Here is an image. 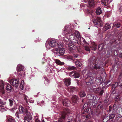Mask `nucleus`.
I'll return each mask as SVG.
<instances>
[{
    "instance_id": "09e8293b",
    "label": "nucleus",
    "mask_w": 122,
    "mask_h": 122,
    "mask_svg": "<svg viewBox=\"0 0 122 122\" xmlns=\"http://www.w3.org/2000/svg\"><path fill=\"white\" fill-rule=\"evenodd\" d=\"M10 102V106H11L13 105V102H14L13 100L10 99H9V100Z\"/></svg>"
},
{
    "instance_id": "052dcab7",
    "label": "nucleus",
    "mask_w": 122,
    "mask_h": 122,
    "mask_svg": "<svg viewBox=\"0 0 122 122\" xmlns=\"http://www.w3.org/2000/svg\"><path fill=\"white\" fill-rule=\"evenodd\" d=\"M35 121L36 122H40V120H39L38 119H37L35 120Z\"/></svg>"
},
{
    "instance_id": "79ce46f5",
    "label": "nucleus",
    "mask_w": 122,
    "mask_h": 122,
    "mask_svg": "<svg viewBox=\"0 0 122 122\" xmlns=\"http://www.w3.org/2000/svg\"><path fill=\"white\" fill-rule=\"evenodd\" d=\"M75 68V67L73 66H67L66 68L69 70H74Z\"/></svg>"
},
{
    "instance_id": "423d86ee",
    "label": "nucleus",
    "mask_w": 122,
    "mask_h": 122,
    "mask_svg": "<svg viewBox=\"0 0 122 122\" xmlns=\"http://www.w3.org/2000/svg\"><path fill=\"white\" fill-rule=\"evenodd\" d=\"M58 40L54 39H48L45 44V46L47 49H51L55 47Z\"/></svg>"
},
{
    "instance_id": "8fccbe9b",
    "label": "nucleus",
    "mask_w": 122,
    "mask_h": 122,
    "mask_svg": "<svg viewBox=\"0 0 122 122\" xmlns=\"http://www.w3.org/2000/svg\"><path fill=\"white\" fill-rule=\"evenodd\" d=\"M0 103L3 105H5L6 103V102H3L1 99H0Z\"/></svg>"
},
{
    "instance_id": "4d7b16f0",
    "label": "nucleus",
    "mask_w": 122,
    "mask_h": 122,
    "mask_svg": "<svg viewBox=\"0 0 122 122\" xmlns=\"http://www.w3.org/2000/svg\"><path fill=\"white\" fill-rule=\"evenodd\" d=\"M80 7H85V6H86V5L82 4H81L80 5Z\"/></svg>"
},
{
    "instance_id": "680f3d73",
    "label": "nucleus",
    "mask_w": 122,
    "mask_h": 122,
    "mask_svg": "<svg viewBox=\"0 0 122 122\" xmlns=\"http://www.w3.org/2000/svg\"><path fill=\"white\" fill-rule=\"evenodd\" d=\"M89 115H87L86 116V118L88 119L89 118Z\"/></svg>"
},
{
    "instance_id": "a211bd4d",
    "label": "nucleus",
    "mask_w": 122,
    "mask_h": 122,
    "mask_svg": "<svg viewBox=\"0 0 122 122\" xmlns=\"http://www.w3.org/2000/svg\"><path fill=\"white\" fill-rule=\"evenodd\" d=\"M79 100V98L77 96L75 95H73L71 98L72 102L75 103H77Z\"/></svg>"
},
{
    "instance_id": "72a5a7b5",
    "label": "nucleus",
    "mask_w": 122,
    "mask_h": 122,
    "mask_svg": "<svg viewBox=\"0 0 122 122\" xmlns=\"http://www.w3.org/2000/svg\"><path fill=\"white\" fill-rule=\"evenodd\" d=\"M56 63L59 65H64V63L63 62H61L58 60H56L55 61Z\"/></svg>"
},
{
    "instance_id": "0eeeda50",
    "label": "nucleus",
    "mask_w": 122,
    "mask_h": 122,
    "mask_svg": "<svg viewBox=\"0 0 122 122\" xmlns=\"http://www.w3.org/2000/svg\"><path fill=\"white\" fill-rule=\"evenodd\" d=\"M63 40L65 44L68 47L70 51L72 52V51L76 50L77 49V47L76 46L73 44V42L67 41V40L64 39Z\"/></svg>"
},
{
    "instance_id": "de8ad7c7",
    "label": "nucleus",
    "mask_w": 122,
    "mask_h": 122,
    "mask_svg": "<svg viewBox=\"0 0 122 122\" xmlns=\"http://www.w3.org/2000/svg\"><path fill=\"white\" fill-rule=\"evenodd\" d=\"M114 26L117 28H119L120 26V24L119 23H116L113 24Z\"/></svg>"
},
{
    "instance_id": "3c124183",
    "label": "nucleus",
    "mask_w": 122,
    "mask_h": 122,
    "mask_svg": "<svg viewBox=\"0 0 122 122\" xmlns=\"http://www.w3.org/2000/svg\"><path fill=\"white\" fill-rule=\"evenodd\" d=\"M85 50L87 51H90V48L87 46H85Z\"/></svg>"
},
{
    "instance_id": "f257e3e1",
    "label": "nucleus",
    "mask_w": 122,
    "mask_h": 122,
    "mask_svg": "<svg viewBox=\"0 0 122 122\" xmlns=\"http://www.w3.org/2000/svg\"><path fill=\"white\" fill-rule=\"evenodd\" d=\"M71 26L66 25L65 26L64 29L62 32V35L65 36L70 42H73L74 44L78 43V41L74 35L72 34V30L71 29Z\"/></svg>"
},
{
    "instance_id": "393cba45",
    "label": "nucleus",
    "mask_w": 122,
    "mask_h": 122,
    "mask_svg": "<svg viewBox=\"0 0 122 122\" xmlns=\"http://www.w3.org/2000/svg\"><path fill=\"white\" fill-rule=\"evenodd\" d=\"M90 48L91 49L93 50H95L97 49V45L95 43L93 42L91 44L90 46Z\"/></svg>"
},
{
    "instance_id": "bf43d9fd",
    "label": "nucleus",
    "mask_w": 122,
    "mask_h": 122,
    "mask_svg": "<svg viewBox=\"0 0 122 122\" xmlns=\"http://www.w3.org/2000/svg\"><path fill=\"white\" fill-rule=\"evenodd\" d=\"M122 83H118V84L119 85L120 87L121 88H122Z\"/></svg>"
},
{
    "instance_id": "a878e982",
    "label": "nucleus",
    "mask_w": 122,
    "mask_h": 122,
    "mask_svg": "<svg viewBox=\"0 0 122 122\" xmlns=\"http://www.w3.org/2000/svg\"><path fill=\"white\" fill-rule=\"evenodd\" d=\"M24 82L23 81H22L20 84V90L22 92H23L24 89Z\"/></svg>"
},
{
    "instance_id": "c03bdc74",
    "label": "nucleus",
    "mask_w": 122,
    "mask_h": 122,
    "mask_svg": "<svg viewBox=\"0 0 122 122\" xmlns=\"http://www.w3.org/2000/svg\"><path fill=\"white\" fill-rule=\"evenodd\" d=\"M9 122H15V119L12 117H10L8 119Z\"/></svg>"
},
{
    "instance_id": "a18cd8bd",
    "label": "nucleus",
    "mask_w": 122,
    "mask_h": 122,
    "mask_svg": "<svg viewBox=\"0 0 122 122\" xmlns=\"http://www.w3.org/2000/svg\"><path fill=\"white\" fill-rule=\"evenodd\" d=\"M115 115L113 114H110L109 116H108L107 117L109 118H108V119L109 120H110L112 119L113 118L115 117Z\"/></svg>"
},
{
    "instance_id": "e433bc0d",
    "label": "nucleus",
    "mask_w": 122,
    "mask_h": 122,
    "mask_svg": "<svg viewBox=\"0 0 122 122\" xmlns=\"http://www.w3.org/2000/svg\"><path fill=\"white\" fill-rule=\"evenodd\" d=\"M104 45L103 44H101L99 45L98 49L100 51H101L104 49Z\"/></svg>"
},
{
    "instance_id": "2f4dec72",
    "label": "nucleus",
    "mask_w": 122,
    "mask_h": 122,
    "mask_svg": "<svg viewBox=\"0 0 122 122\" xmlns=\"http://www.w3.org/2000/svg\"><path fill=\"white\" fill-rule=\"evenodd\" d=\"M6 90L9 92H11L12 90V87L9 84H7L6 87Z\"/></svg>"
},
{
    "instance_id": "20e7f679",
    "label": "nucleus",
    "mask_w": 122,
    "mask_h": 122,
    "mask_svg": "<svg viewBox=\"0 0 122 122\" xmlns=\"http://www.w3.org/2000/svg\"><path fill=\"white\" fill-rule=\"evenodd\" d=\"M88 67L91 69H97L100 68L99 64H97V61L95 56L91 57L89 60Z\"/></svg>"
},
{
    "instance_id": "0e129e2a",
    "label": "nucleus",
    "mask_w": 122,
    "mask_h": 122,
    "mask_svg": "<svg viewBox=\"0 0 122 122\" xmlns=\"http://www.w3.org/2000/svg\"><path fill=\"white\" fill-rule=\"evenodd\" d=\"M114 84H115L116 86H117L118 85V83L117 82H115Z\"/></svg>"
},
{
    "instance_id": "473e14b6",
    "label": "nucleus",
    "mask_w": 122,
    "mask_h": 122,
    "mask_svg": "<svg viewBox=\"0 0 122 122\" xmlns=\"http://www.w3.org/2000/svg\"><path fill=\"white\" fill-rule=\"evenodd\" d=\"M7 108L5 107L2 105H0V111L1 112H4L7 110Z\"/></svg>"
},
{
    "instance_id": "1a4fd4ad",
    "label": "nucleus",
    "mask_w": 122,
    "mask_h": 122,
    "mask_svg": "<svg viewBox=\"0 0 122 122\" xmlns=\"http://www.w3.org/2000/svg\"><path fill=\"white\" fill-rule=\"evenodd\" d=\"M54 53L58 56L63 55L65 53V50L63 47L58 49H56L54 51Z\"/></svg>"
},
{
    "instance_id": "4468645a",
    "label": "nucleus",
    "mask_w": 122,
    "mask_h": 122,
    "mask_svg": "<svg viewBox=\"0 0 122 122\" xmlns=\"http://www.w3.org/2000/svg\"><path fill=\"white\" fill-rule=\"evenodd\" d=\"M61 99L62 100L63 104L64 106L67 107L69 105L70 102L66 98H64V99H62V97H61L59 98L58 99V100L60 101H61V100H60Z\"/></svg>"
},
{
    "instance_id": "c9c22d12",
    "label": "nucleus",
    "mask_w": 122,
    "mask_h": 122,
    "mask_svg": "<svg viewBox=\"0 0 122 122\" xmlns=\"http://www.w3.org/2000/svg\"><path fill=\"white\" fill-rule=\"evenodd\" d=\"M101 2L105 6L107 5L108 4L107 0H101Z\"/></svg>"
},
{
    "instance_id": "cd10ccee",
    "label": "nucleus",
    "mask_w": 122,
    "mask_h": 122,
    "mask_svg": "<svg viewBox=\"0 0 122 122\" xmlns=\"http://www.w3.org/2000/svg\"><path fill=\"white\" fill-rule=\"evenodd\" d=\"M18 73L20 76L22 77H24L25 75V70L20 71H17Z\"/></svg>"
},
{
    "instance_id": "f704fd0d",
    "label": "nucleus",
    "mask_w": 122,
    "mask_h": 122,
    "mask_svg": "<svg viewBox=\"0 0 122 122\" xmlns=\"http://www.w3.org/2000/svg\"><path fill=\"white\" fill-rule=\"evenodd\" d=\"M83 108L85 110L84 112H87L89 111L88 108H87V103H85L83 106Z\"/></svg>"
},
{
    "instance_id": "69168bd1",
    "label": "nucleus",
    "mask_w": 122,
    "mask_h": 122,
    "mask_svg": "<svg viewBox=\"0 0 122 122\" xmlns=\"http://www.w3.org/2000/svg\"><path fill=\"white\" fill-rule=\"evenodd\" d=\"M108 102V100H104V102L107 103Z\"/></svg>"
},
{
    "instance_id": "f03ea898",
    "label": "nucleus",
    "mask_w": 122,
    "mask_h": 122,
    "mask_svg": "<svg viewBox=\"0 0 122 122\" xmlns=\"http://www.w3.org/2000/svg\"><path fill=\"white\" fill-rule=\"evenodd\" d=\"M103 80L101 77L98 78H97L95 81V85L93 86L92 89L91 90H93L94 93H98L100 95H102L103 93V89L102 88L100 87L97 88V86H98L99 85H101L102 84L103 85L104 83L103 82Z\"/></svg>"
},
{
    "instance_id": "2eb2a0df",
    "label": "nucleus",
    "mask_w": 122,
    "mask_h": 122,
    "mask_svg": "<svg viewBox=\"0 0 122 122\" xmlns=\"http://www.w3.org/2000/svg\"><path fill=\"white\" fill-rule=\"evenodd\" d=\"M9 82L12 85L17 88L19 84V81L17 79H12Z\"/></svg>"
},
{
    "instance_id": "7c9ffc66",
    "label": "nucleus",
    "mask_w": 122,
    "mask_h": 122,
    "mask_svg": "<svg viewBox=\"0 0 122 122\" xmlns=\"http://www.w3.org/2000/svg\"><path fill=\"white\" fill-rule=\"evenodd\" d=\"M19 109V112L23 113H24V112H25V111H27V110H25L24 109V107L21 106H20Z\"/></svg>"
},
{
    "instance_id": "bb28decb",
    "label": "nucleus",
    "mask_w": 122,
    "mask_h": 122,
    "mask_svg": "<svg viewBox=\"0 0 122 122\" xmlns=\"http://www.w3.org/2000/svg\"><path fill=\"white\" fill-rule=\"evenodd\" d=\"M65 58L66 60L69 61H74V59L72 56L69 55H66L65 56Z\"/></svg>"
},
{
    "instance_id": "e2e57ef3",
    "label": "nucleus",
    "mask_w": 122,
    "mask_h": 122,
    "mask_svg": "<svg viewBox=\"0 0 122 122\" xmlns=\"http://www.w3.org/2000/svg\"><path fill=\"white\" fill-rule=\"evenodd\" d=\"M116 86H116L115 85V84H114L113 85V88H115L116 87Z\"/></svg>"
},
{
    "instance_id": "ea45409f",
    "label": "nucleus",
    "mask_w": 122,
    "mask_h": 122,
    "mask_svg": "<svg viewBox=\"0 0 122 122\" xmlns=\"http://www.w3.org/2000/svg\"><path fill=\"white\" fill-rule=\"evenodd\" d=\"M94 95L92 94H88L87 96V97L89 100L93 99L94 98Z\"/></svg>"
},
{
    "instance_id": "13d9d810",
    "label": "nucleus",
    "mask_w": 122,
    "mask_h": 122,
    "mask_svg": "<svg viewBox=\"0 0 122 122\" xmlns=\"http://www.w3.org/2000/svg\"><path fill=\"white\" fill-rule=\"evenodd\" d=\"M78 55H74L73 56V57H72L73 58V57L75 58H77Z\"/></svg>"
},
{
    "instance_id": "774afa93",
    "label": "nucleus",
    "mask_w": 122,
    "mask_h": 122,
    "mask_svg": "<svg viewBox=\"0 0 122 122\" xmlns=\"http://www.w3.org/2000/svg\"><path fill=\"white\" fill-rule=\"evenodd\" d=\"M109 82V81L107 82H105L104 83V84H105L106 85L108 84V83Z\"/></svg>"
},
{
    "instance_id": "c756f323",
    "label": "nucleus",
    "mask_w": 122,
    "mask_h": 122,
    "mask_svg": "<svg viewBox=\"0 0 122 122\" xmlns=\"http://www.w3.org/2000/svg\"><path fill=\"white\" fill-rule=\"evenodd\" d=\"M56 46L59 48H60L63 47L64 46V44L61 42H58L57 43V41Z\"/></svg>"
},
{
    "instance_id": "4c0bfd02",
    "label": "nucleus",
    "mask_w": 122,
    "mask_h": 122,
    "mask_svg": "<svg viewBox=\"0 0 122 122\" xmlns=\"http://www.w3.org/2000/svg\"><path fill=\"white\" fill-rule=\"evenodd\" d=\"M75 63L77 67H79L82 65L81 63L79 60H77L75 62Z\"/></svg>"
},
{
    "instance_id": "9d476101",
    "label": "nucleus",
    "mask_w": 122,
    "mask_h": 122,
    "mask_svg": "<svg viewBox=\"0 0 122 122\" xmlns=\"http://www.w3.org/2000/svg\"><path fill=\"white\" fill-rule=\"evenodd\" d=\"M96 74L92 72L88 71L85 76L86 79L89 80L90 79H93L96 76Z\"/></svg>"
},
{
    "instance_id": "5fc2aeb1",
    "label": "nucleus",
    "mask_w": 122,
    "mask_h": 122,
    "mask_svg": "<svg viewBox=\"0 0 122 122\" xmlns=\"http://www.w3.org/2000/svg\"><path fill=\"white\" fill-rule=\"evenodd\" d=\"M118 40L120 41H122V36H120V38L119 37Z\"/></svg>"
},
{
    "instance_id": "f3484780",
    "label": "nucleus",
    "mask_w": 122,
    "mask_h": 122,
    "mask_svg": "<svg viewBox=\"0 0 122 122\" xmlns=\"http://www.w3.org/2000/svg\"><path fill=\"white\" fill-rule=\"evenodd\" d=\"M79 42H78V43H76V44H78V45L81 44L82 45L84 44H87V42L82 37H80L79 38Z\"/></svg>"
},
{
    "instance_id": "58836bf2",
    "label": "nucleus",
    "mask_w": 122,
    "mask_h": 122,
    "mask_svg": "<svg viewBox=\"0 0 122 122\" xmlns=\"http://www.w3.org/2000/svg\"><path fill=\"white\" fill-rule=\"evenodd\" d=\"M111 27V26L110 25V24L108 23H107L105 25L104 28L105 29V30H106L110 29Z\"/></svg>"
},
{
    "instance_id": "603ef678",
    "label": "nucleus",
    "mask_w": 122,
    "mask_h": 122,
    "mask_svg": "<svg viewBox=\"0 0 122 122\" xmlns=\"http://www.w3.org/2000/svg\"><path fill=\"white\" fill-rule=\"evenodd\" d=\"M29 101L30 103H33L34 102V100L32 98H31L29 100Z\"/></svg>"
},
{
    "instance_id": "39448f33",
    "label": "nucleus",
    "mask_w": 122,
    "mask_h": 122,
    "mask_svg": "<svg viewBox=\"0 0 122 122\" xmlns=\"http://www.w3.org/2000/svg\"><path fill=\"white\" fill-rule=\"evenodd\" d=\"M69 110L66 108V110L63 111L61 112L60 113V117L61 118L59 119L58 120L59 122H63L65 121L66 122H70L71 119L68 118L66 119V116L67 115V113H69Z\"/></svg>"
},
{
    "instance_id": "338daca9",
    "label": "nucleus",
    "mask_w": 122,
    "mask_h": 122,
    "mask_svg": "<svg viewBox=\"0 0 122 122\" xmlns=\"http://www.w3.org/2000/svg\"><path fill=\"white\" fill-rule=\"evenodd\" d=\"M120 56L122 58V53L120 54Z\"/></svg>"
},
{
    "instance_id": "49530a36",
    "label": "nucleus",
    "mask_w": 122,
    "mask_h": 122,
    "mask_svg": "<svg viewBox=\"0 0 122 122\" xmlns=\"http://www.w3.org/2000/svg\"><path fill=\"white\" fill-rule=\"evenodd\" d=\"M44 78L45 81V83L46 84H48L49 83V81L47 79V77H46V76H44Z\"/></svg>"
},
{
    "instance_id": "f8f14e48",
    "label": "nucleus",
    "mask_w": 122,
    "mask_h": 122,
    "mask_svg": "<svg viewBox=\"0 0 122 122\" xmlns=\"http://www.w3.org/2000/svg\"><path fill=\"white\" fill-rule=\"evenodd\" d=\"M83 2L85 3L88 2V4L87 5L88 7L92 8L94 6V0H83Z\"/></svg>"
},
{
    "instance_id": "6e6d98bb",
    "label": "nucleus",
    "mask_w": 122,
    "mask_h": 122,
    "mask_svg": "<svg viewBox=\"0 0 122 122\" xmlns=\"http://www.w3.org/2000/svg\"><path fill=\"white\" fill-rule=\"evenodd\" d=\"M38 119V116L36 115L34 116V120H35L37 119Z\"/></svg>"
},
{
    "instance_id": "412c9836",
    "label": "nucleus",
    "mask_w": 122,
    "mask_h": 122,
    "mask_svg": "<svg viewBox=\"0 0 122 122\" xmlns=\"http://www.w3.org/2000/svg\"><path fill=\"white\" fill-rule=\"evenodd\" d=\"M68 91L71 93H73L76 91L75 87L73 86H70L68 88Z\"/></svg>"
},
{
    "instance_id": "a19ab883",
    "label": "nucleus",
    "mask_w": 122,
    "mask_h": 122,
    "mask_svg": "<svg viewBox=\"0 0 122 122\" xmlns=\"http://www.w3.org/2000/svg\"><path fill=\"white\" fill-rule=\"evenodd\" d=\"M86 94L85 92L83 91H81L80 93V95L81 97H83L86 96Z\"/></svg>"
},
{
    "instance_id": "9b49d317",
    "label": "nucleus",
    "mask_w": 122,
    "mask_h": 122,
    "mask_svg": "<svg viewBox=\"0 0 122 122\" xmlns=\"http://www.w3.org/2000/svg\"><path fill=\"white\" fill-rule=\"evenodd\" d=\"M88 80L87 82H86V85L87 87L89 88L91 90L92 89L93 86L95 85L94 84H93L94 80L93 78Z\"/></svg>"
},
{
    "instance_id": "b1692460",
    "label": "nucleus",
    "mask_w": 122,
    "mask_h": 122,
    "mask_svg": "<svg viewBox=\"0 0 122 122\" xmlns=\"http://www.w3.org/2000/svg\"><path fill=\"white\" fill-rule=\"evenodd\" d=\"M17 71H20V70H25V69L24 66L22 65L19 64L17 66Z\"/></svg>"
},
{
    "instance_id": "7ed1b4c3",
    "label": "nucleus",
    "mask_w": 122,
    "mask_h": 122,
    "mask_svg": "<svg viewBox=\"0 0 122 122\" xmlns=\"http://www.w3.org/2000/svg\"><path fill=\"white\" fill-rule=\"evenodd\" d=\"M87 13L92 19L95 25H97L99 27L102 26L103 25L100 18L99 17L96 18L94 13L92 11L90 10H88L87 11Z\"/></svg>"
},
{
    "instance_id": "ddd939ff",
    "label": "nucleus",
    "mask_w": 122,
    "mask_h": 122,
    "mask_svg": "<svg viewBox=\"0 0 122 122\" xmlns=\"http://www.w3.org/2000/svg\"><path fill=\"white\" fill-rule=\"evenodd\" d=\"M69 76L72 77H74L75 78L79 77L80 74L78 72L76 71H72L69 73Z\"/></svg>"
},
{
    "instance_id": "5701e85b",
    "label": "nucleus",
    "mask_w": 122,
    "mask_h": 122,
    "mask_svg": "<svg viewBox=\"0 0 122 122\" xmlns=\"http://www.w3.org/2000/svg\"><path fill=\"white\" fill-rule=\"evenodd\" d=\"M64 81L65 84L66 86H70L71 83L70 78L65 79Z\"/></svg>"
},
{
    "instance_id": "dca6fc26",
    "label": "nucleus",
    "mask_w": 122,
    "mask_h": 122,
    "mask_svg": "<svg viewBox=\"0 0 122 122\" xmlns=\"http://www.w3.org/2000/svg\"><path fill=\"white\" fill-rule=\"evenodd\" d=\"M5 83L4 82L2 81H0V92L2 94H4L5 93L4 90Z\"/></svg>"
},
{
    "instance_id": "4be33fe9",
    "label": "nucleus",
    "mask_w": 122,
    "mask_h": 122,
    "mask_svg": "<svg viewBox=\"0 0 122 122\" xmlns=\"http://www.w3.org/2000/svg\"><path fill=\"white\" fill-rule=\"evenodd\" d=\"M23 113L18 111L16 112L15 115L19 119H21L24 115L23 114Z\"/></svg>"
},
{
    "instance_id": "6ab92c4d",
    "label": "nucleus",
    "mask_w": 122,
    "mask_h": 122,
    "mask_svg": "<svg viewBox=\"0 0 122 122\" xmlns=\"http://www.w3.org/2000/svg\"><path fill=\"white\" fill-rule=\"evenodd\" d=\"M115 52H116L117 53V55L118 52H119V51L118 50L117 51L116 50H115L114 49L112 50V51L109 50H107V55H110L112 54V53H114L115 55Z\"/></svg>"
},
{
    "instance_id": "aec40b11",
    "label": "nucleus",
    "mask_w": 122,
    "mask_h": 122,
    "mask_svg": "<svg viewBox=\"0 0 122 122\" xmlns=\"http://www.w3.org/2000/svg\"><path fill=\"white\" fill-rule=\"evenodd\" d=\"M71 29L72 30V33H74L75 34V36H76V38H78L79 40V38L81 37L80 35V33L78 31L76 30H73L71 28Z\"/></svg>"
},
{
    "instance_id": "37998d69",
    "label": "nucleus",
    "mask_w": 122,
    "mask_h": 122,
    "mask_svg": "<svg viewBox=\"0 0 122 122\" xmlns=\"http://www.w3.org/2000/svg\"><path fill=\"white\" fill-rule=\"evenodd\" d=\"M23 96L24 97L25 100L26 102V103L28 104V100H29V97L24 94H23Z\"/></svg>"
},
{
    "instance_id": "864d4df0",
    "label": "nucleus",
    "mask_w": 122,
    "mask_h": 122,
    "mask_svg": "<svg viewBox=\"0 0 122 122\" xmlns=\"http://www.w3.org/2000/svg\"><path fill=\"white\" fill-rule=\"evenodd\" d=\"M86 69H84L82 71V73L83 75H84L86 72Z\"/></svg>"
},
{
    "instance_id": "6e6552de",
    "label": "nucleus",
    "mask_w": 122,
    "mask_h": 122,
    "mask_svg": "<svg viewBox=\"0 0 122 122\" xmlns=\"http://www.w3.org/2000/svg\"><path fill=\"white\" fill-rule=\"evenodd\" d=\"M25 114L24 115V122H31V120L32 119L31 114L28 111H25Z\"/></svg>"
},
{
    "instance_id": "c85d7f7f",
    "label": "nucleus",
    "mask_w": 122,
    "mask_h": 122,
    "mask_svg": "<svg viewBox=\"0 0 122 122\" xmlns=\"http://www.w3.org/2000/svg\"><path fill=\"white\" fill-rule=\"evenodd\" d=\"M102 10L100 7H98L96 9V13L98 15H99L102 13Z\"/></svg>"
}]
</instances>
